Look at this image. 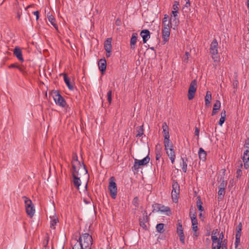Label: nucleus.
I'll list each match as a JSON object with an SVG mask.
<instances>
[{
	"instance_id": "nucleus-1",
	"label": "nucleus",
	"mask_w": 249,
	"mask_h": 249,
	"mask_svg": "<svg viewBox=\"0 0 249 249\" xmlns=\"http://www.w3.org/2000/svg\"><path fill=\"white\" fill-rule=\"evenodd\" d=\"M93 240L91 235L85 233L80 234L78 239H73L71 242L72 249H91Z\"/></svg>"
},
{
	"instance_id": "nucleus-2",
	"label": "nucleus",
	"mask_w": 249,
	"mask_h": 249,
	"mask_svg": "<svg viewBox=\"0 0 249 249\" xmlns=\"http://www.w3.org/2000/svg\"><path fill=\"white\" fill-rule=\"evenodd\" d=\"M218 42L216 39H214L210 45V53L212 55V58L213 60V65L215 67L219 64V56L218 55Z\"/></svg>"
},
{
	"instance_id": "nucleus-3",
	"label": "nucleus",
	"mask_w": 249,
	"mask_h": 249,
	"mask_svg": "<svg viewBox=\"0 0 249 249\" xmlns=\"http://www.w3.org/2000/svg\"><path fill=\"white\" fill-rule=\"evenodd\" d=\"M72 170L71 173H78L80 170H82L84 174L88 173V170L86 168V165L83 162L80 161H75V162L71 163Z\"/></svg>"
},
{
	"instance_id": "nucleus-4",
	"label": "nucleus",
	"mask_w": 249,
	"mask_h": 249,
	"mask_svg": "<svg viewBox=\"0 0 249 249\" xmlns=\"http://www.w3.org/2000/svg\"><path fill=\"white\" fill-rule=\"evenodd\" d=\"M180 192V187L177 181L173 180L172 182V197L173 201L176 203L178 200V196Z\"/></svg>"
},
{
	"instance_id": "nucleus-5",
	"label": "nucleus",
	"mask_w": 249,
	"mask_h": 249,
	"mask_svg": "<svg viewBox=\"0 0 249 249\" xmlns=\"http://www.w3.org/2000/svg\"><path fill=\"white\" fill-rule=\"evenodd\" d=\"M115 179L114 177H112L109 178V182L108 186V189L110 192V195L111 197L115 199L116 197L117 194V187L116 183L115 182Z\"/></svg>"
},
{
	"instance_id": "nucleus-6",
	"label": "nucleus",
	"mask_w": 249,
	"mask_h": 249,
	"mask_svg": "<svg viewBox=\"0 0 249 249\" xmlns=\"http://www.w3.org/2000/svg\"><path fill=\"white\" fill-rule=\"evenodd\" d=\"M53 98L56 105L63 107L67 106L66 102L58 91H55L54 92Z\"/></svg>"
},
{
	"instance_id": "nucleus-7",
	"label": "nucleus",
	"mask_w": 249,
	"mask_h": 249,
	"mask_svg": "<svg viewBox=\"0 0 249 249\" xmlns=\"http://www.w3.org/2000/svg\"><path fill=\"white\" fill-rule=\"evenodd\" d=\"M150 160V158L148 156H146L143 159L139 160L137 159L134 160V164L132 167L133 170H137L139 169L140 166L144 165L147 164Z\"/></svg>"
},
{
	"instance_id": "nucleus-8",
	"label": "nucleus",
	"mask_w": 249,
	"mask_h": 249,
	"mask_svg": "<svg viewBox=\"0 0 249 249\" xmlns=\"http://www.w3.org/2000/svg\"><path fill=\"white\" fill-rule=\"evenodd\" d=\"M197 88V81L196 80H193L189 86L188 98L189 100L193 99L195 96Z\"/></svg>"
},
{
	"instance_id": "nucleus-9",
	"label": "nucleus",
	"mask_w": 249,
	"mask_h": 249,
	"mask_svg": "<svg viewBox=\"0 0 249 249\" xmlns=\"http://www.w3.org/2000/svg\"><path fill=\"white\" fill-rule=\"evenodd\" d=\"M154 207L153 211L156 212H160L161 213H166L167 215L171 214L170 208L169 207L164 206L160 204L156 203L153 205Z\"/></svg>"
},
{
	"instance_id": "nucleus-10",
	"label": "nucleus",
	"mask_w": 249,
	"mask_h": 249,
	"mask_svg": "<svg viewBox=\"0 0 249 249\" xmlns=\"http://www.w3.org/2000/svg\"><path fill=\"white\" fill-rule=\"evenodd\" d=\"M161 31L162 38L163 39L162 42L164 44L167 42H168L169 39L171 31L170 26H163Z\"/></svg>"
},
{
	"instance_id": "nucleus-11",
	"label": "nucleus",
	"mask_w": 249,
	"mask_h": 249,
	"mask_svg": "<svg viewBox=\"0 0 249 249\" xmlns=\"http://www.w3.org/2000/svg\"><path fill=\"white\" fill-rule=\"evenodd\" d=\"M111 41V38H107L104 42V49L107 53L106 54L107 57L110 56L112 51Z\"/></svg>"
},
{
	"instance_id": "nucleus-12",
	"label": "nucleus",
	"mask_w": 249,
	"mask_h": 249,
	"mask_svg": "<svg viewBox=\"0 0 249 249\" xmlns=\"http://www.w3.org/2000/svg\"><path fill=\"white\" fill-rule=\"evenodd\" d=\"M177 232L179 237L180 242L183 244H185V236L183 233V230L181 222H178L177 225Z\"/></svg>"
},
{
	"instance_id": "nucleus-13",
	"label": "nucleus",
	"mask_w": 249,
	"mask_h": 249,
	"mask_svg": "<svg viewBox=\"0 0 249 249\" xmlns=\"http://www.w3.org/2000/svg\"><path fill=\"white\" fill-rule=\"evenodd\" d=\"M72 176L73 178V183L74 186V187L77 188V189H79L80 186L81 184V181L80 179V178L78 177V176L79 175V174L78 173H71Z\"/></svg>"
},
{
	"instance_id": "nucleus-14",
	"label": "nucleus",
	"mask_w": 249,
	"mask_h": 249,
	"mask_svg": "<svg viewBox=\"0 0 249 249\" xmlns=\"http://www.w3.org/2000/svg\"><path fill=\"white\" fill-rule=\"evenodd\" d=\"M140 35L142 38L143 43H145L150 37V32L147 29L142 30L140 33Z\"/></svg>"
},
{
	"instance_id": "nucleus-15",
	"label": "nucleus",
	"mask_w": 249,
	"mask_h": 249,
	"mask_svg": "<svg viewBox=\"0 0 249 249\" xmlns=\"http://www.w3.org/2000/svg\"><path fill=\"white\" fill-rule=\"evenodd\" d=\"M13 53L15 56L21 62L24 61V59L22 57V51L20 48L16 47L13 51Z\"/></svg>"
},
{
	"instance_id": "nucleus-16",
	"label": "nucleus",
	"mask_w": 249,
	"mask_h": 249,
	"mask_svg": "<svg viewBox=\"0 0 249 249\" xmlns=\"http://www.w3.org/2000/svg\"><path fill=\"white\" fill-rule=\"evenodd\" d=\"M98 67L99 70L103 73L107 68V61L105 58L101 59L98 62Z\"/></svg>"
},
{
	"instance_id": "nucleus-17",
	"label": "nucleus",
	"mask_w": 249,
	"mask_h": 249,
	"mask_svg": "<svg viewBox=\"0 0 249 249\" xmlns=\"http://www.w3.org/2000/svg\"><path fill=\"white\" fill-rule=\"evenodd\" d=\"M47 17L51 24L56 30H58V26L56 23V20L54 17L49 12L47 14Z\"/></svg>"
},
{
	"instance_id": "nucleus-18",
	"label": "nucleus",
	"mask_w": 249,
	"mask_h": 249,
	"mask_svg": "<svg viewBox=\"0 0 249 249\" xmlns=\"http://www.w3.org/2000/svg\"><path fill=\"white\" fill-rule=\"evenodd\" d=\"M166 154L170 159L172 163H174L176 158L175 152L174 148H170L166 151Z\"/></svg>"
},
{
	"instance_id": "nucleus-19",
	"label": "nucleus",
	"mask_w": 249,
	"mask_h": 249,
	"mask_svg": "<svg viewBox=\"0 0 249 249\" xmlns=\"http://www.w3.org/2000/svg\"><path fill=\"white\" fill-rule=\"evenodd\" d=\"M138 34L136 33L132 34L131 39H130V48L131 49L134 50L135 49V45L137 42Z\"/></svg>"
},
{
	"instance_id": "nucleus-20",
	"label": "nucleus",
	"mask_w": 249,
	"mask_h": 249,
	"mask_svg": "<svg viewBox=\"0 0 249 249\" xmlns=\"http://www.w3.org/2000/svg\"><path fill=\"white\" fill-rule=\"evenodd\" d=\"M136 132L137 133L136 135L137 138L142 137L144 134L143 125L136 127Z\"/></svg>"
},
{
	"instance_id": "nucleus-21",
	"label": "nucleus",
	"mask_w": 249,
	"mask_h": 249,
	"mask_svg": "<svg viewBox=\"0 0 249 249\" xmlns=\"http://www.w3.org/2000/svg\"><path fill=\"white\" fill-rule=\"evenodd\" d=\"M64 75V80L66 85L67 86L68 89L70 90H73V86L71 83L69 78L68 77L67 74L65 73Z\"/></svg>"
},
{
	"instance_id": "nucleus-22",
	"label": "nucleus",
	"mask_w": 249,
	"mask_h": 249,
	"mask_svg": "<svg viewBox=\"0 0 249 249\" xmlns=\"http://www.w3.org/2000/svg\"><path fill=\"white\" fill-rule=\"evenodd\" d=\"M26 213L27 215L31 218L33 217L35 213V208L34 206L25 209Z\"/></svg>"
},
{
	"instance_id": "nucleus-23",
	"label": "nucleus",
	"mask_w": 249,
	"mask_h": 249,
	"mask_svg": "<svg viewBox=\"0 0 249 249\" xmlns=\"http://www.w3.org/2000/svg\"><path fill=\"white\" fill-rule=\"evenodd\" d=\"M198 156L200 160L205 161L206 159L207 154L202 148H200L198 151Z\"/></svg>"
},
{
	"instance_id": "nucleus-24",
	"label": "nucleus",
	"mask_w": 249,
	"mask_h": 249,
	"mask_svg": "<svg viewBox=\"0 0 249 249\" xmlns=\"http://www.w3.org/2000/svg\"><path fill=\"white\" fill-rule=\"evenodd\" d=\"M22 198L24 201L25 209L34 206L32 200L29 198H28L27 196H22Z\"/></svg>"
},
{
	"instance_id": "nucleus-25",
	"label": "nucleus",
	"mask_w": 249,
	"mask_h": 249,
	"mask_svg": "<svg viewBox=\"0 0 249 249\" xmlns=\"http://www.w3.org/2000/svg\"><path fill=\"white\" fill-rule=\"evenodd\" d=\"M212 100V93L210 91H207L206 92V96L205 97V105L208 106L211 103V101Z\"/></svg>"
},
{
	"instance_id": "nucleus-26",
	"label": "nucleus",
	"mask_w": 249,
	"mask_h": 249,
	"mask_svg": "<svg viewBox=\"0 0 249 249\" xmlns=\"http://www.w3.org/2000/svg\"><path fill=\"white\" fill-rule=\"evenodd\" d=\"M182 163L181 164V168L184 173H186L187 172V163L188 159L185 157V158H181Z\"/></svg>"
},
{
	"instance_id": "nucleus-27",
	"label": "nucleus",
	"mask_w": 249,
	"mask_h": 249,
	"mask_svg": "<svg viewBox=\"0 0 249 249\" xmlns=\"http://www.w3.org/2000/svg\"><path fill=\"white\" fill-rule=\"evenodd\" d=\"M144 213L146 214H147V213H146V211L144 212ZM147 220H148V216H147V215H145L144 216H143L142 220V219H139L140 225L143 229H146L147 228V226H146V225L145 224V222L146 221H147Z\"/></svg>"
},
{
	"instance_id": "nucleus-28",
	"label": "nucleus",
	"mask_w": 249,
	"mask_h": 249,
	"mask_svg": "<svg viewBox=\"0 0 249 249\" xmlns=\"http://www.w3.org/2000/svg\"><path fill=\"white\" fill-rule=\"evenodd\" d=\"M58 222V219L56 217H53L51 218L50 221V227L52 229H54L55 228V226Z\"/></svg>"
},
{
	"instance_id": "nucleus-29",
	"label": "nucleus",
	"mask_w": 249,
	"mask_h": 249,
	"mask_svg": "<svg viewBox=\"0 0 249 249\" xmlns=\"http://www.w3.org/2000/svg\"><path fill=\"white\" fill-rule=\"evenodd\" d=\"M196 205L199 211L202 212L204 211V208L202 207V202H201L200 196L197 197Z\"/></svg>"
},
{
	"instance_id": "nucleus-30",
	"label": "nucleus",
	"mask_w": 249,
	"mask_h": 249,
	"mask_svg": "<svg viewBox=\"0 0 249 249\" xmlns=\"http://www.w3.org/2000/svg\"><path fill=\"white\" fill-rule=\"evenodd\" d=\"M225 189L220 188H219V190L218 192V200H221L225 194Z\"/></svg>"
},
{
	"instance_id": "nucleus-31",
	"label": "nucleus",
	"mask_w": 249,
	"mask_h": 249,
	"mask_svg": "<svg viewBox=\"0 0 249 249\" xmlns=\"http://www.w3.org/2000/svg\"><path fill=\"white\" fill-rule=\"evenodd\" d=\"M164 144L166 151L169 150L170 148H173V143L171 142H170V141H164Z\"/></svg>"
},
{
	"instance_id": "nucleus-32",
	"label": "nucleus",
	"mask_w": 249,
	"mask_h": 249,
	"mask_svg": "<svg viewBox=\"0 0 249 249\" xmlns=\"http://www.w3.org/2000/svg\"><path fill=\"white\" fill-rule=\"evenodd\" d=\"M164 224H162V223H159V224H157V225L156 226V230H157V231H158L159 232H160V233H163L164 231Z\"/></svg>"
},
{
	"instance_id": "nucleus-33",
	"label": "nucleus",
	"mask_w": 249,
	"mask_h": 249,
	"mask_svg": "<svg viewBox=\"0 0 249 249\" xmlns=\"http://www.w3.org/2000/svg\"><path fill=\"white\" fill-rule=\"evenodd\" d=\"M249 160V150H246L244 153L243 160L244 162H247Z\"/></svg>"
},
{
	"instance_id": "nucleus-34",
	"label": "nucleus",
	"mask_w": 249,
	"mask_h": 249,
	"mask_svg": "<svg viewBox=\"0 0 249 249\" xmlns=\"http://www.w3.org/2000/svg\"><path fill=\"white\" fill-rule=\"evenodd\" d=\"M168 18H169V16L165 14L164 16L163 19H162L163 26H165V25L170 26L169 25L170 22H169V21L168 20Z\"/></svg>"
},
{
	"instance_id": "nucleus-35",
	"label": "nucleus",
	"mask_w": 249,
	"mask_h": 249,
	"mask_svg": "<svg viewBox=\"0 0 249 249\" xmlns=\"http://www.w3.org/2000/svg\"><path fill=\"white\" fill-rule=\"evenodd\" d=\"M171 20L172 21L173 24L175 26L177 27L178 26L179 24V19L178 18V17H172L171 18Z\"/></svg>"
},
{
	"instance_id": "nucleus-36",
	"label": "nucleus",
	"mask_w": 249,
	"mask_h": 249,
	"mask_svg": "<svg viewBox=\"0 0 249 249\" xmlns=\"http://www.w3.org/2000/svg\"><path fill=\"white\" fill-rule=\"evenodd\" d=\"M133 205L136 208L138 207L139 206V199L138 197H135L132 201Z\"/></svg>"
},
{
	"instance_id": "nucleus-37",
	"label": "nucleus",
	"mask_w": 249,
	"mask_h": 249,
	"mask_svg": "<svg viewBox=\"0 0 249 249\" xmlns=\"http://www.w3.org/2000/svg\"><path fill=\"white\" fill-rule=\"evenodd\" d=\"M162 127L163 128V132L164 134H165L166 133H169L168 126H167V124L165 122L163 123Z\"/></svg>"
},
{
	"instance_id": "nucleus-38",
	"label": "nucleus",
	"mask_w": 249,
	"mask_h": 249,
	"mask_svg": "<svg viewBox=\"0 0 249 249\" xmlns=\"http://www.w3.org/2000/svg\"><path fill=\"white\" fill-rule=\"evenodd\" d=\"M227 240L224 239L222 243H220L221 249H227Z\"/></svg>"
},
{
	"instance_id": "nucleus-39",
	"label": "nucleus",
	"mask_w": 249,
	"mask_h": 249,
	"mask_svg": "<svg viewBox=\"0 0 249 249\" xmlns=\"http://www.w3.org/2000/svg\"><path fill=\"white\" fill-rule=\"evenodd\" d=\"M221 107V103L219 100H216L215 103L213 105V108H216L217 110H219Z\"/></svg>"
},
{
	"instance_id": "nucleus-40",
	"label": "nucleus",
	"mask_w": 249,
	"mask_h": 249,
	"mask_svg": "<svg viewBox=\"0 0 249 249\" xmlns=\"http://www.w3.org/2000/svg\"><path fill=\"white\" fill-rule=\"evenodd\" d=\"M112 91L111 90H109L107 93V101L109 102V104H110L111 103L112 98Z\"/></svg>"
},
{
	"instance_id": "nucleus-41",
	"label": "nucleus",
	"mask_w": 249,
	"mask_h": 249,
	"mask_svg": "<svg viewBox=\"0 0 249 249\" xmlns=\"http://www.w3.org/2000/svg\"><path fill=\"white\" fill-rule=\"evenodd\" d=\"M189 215L191 220L197 219L196 212H194V213H193L191 210H190Z\"/></svg>"
},
{
	"instance_id": "nucleus-42",
	"label": "nucleus",
	"mask_w": 249,
	"mask_h": 249,
	"mask_svg": "<svg viewBox=\"0 0 249 249\" xmlns=\"http://www.w3.org/2000/svg\"><path fill=\"white\" fill-rule=\"evenodd\" d=\"M75 161H79L78 156L76 153H73L71 163L75 162Z\"/></svg>"
},
{
	"instance_id": "nucleus-43",
	"label": "nucleus",
	"mask_w": 249,
	"mask_h": 249,
	"mask_svg": "<svg viewBox=\"0 0 249 249\" xmlns=\"http://www.w3.org/2000/svg\"><path fill=\"white\" fill-rule=\"evenodd\" d=\"M223 238H224V234H223V232H222L220 234L219 238H218L217 244H220V243H222L223 240H224Z\"/></svg>"
},
{
	"instance_id": "nucleus-44",
	"label": "nucleus",
	"mask_w": 249,
	"mask_h": 249,
	"mask_svg": "<svg viewBox=\"0 0 249 249\" xmlns=\"http://www.w3.org/2000/svg\"><path fill=\"white\" fill-rule=\"evenodd\" d=\"M227 184V181L223 180L221 182L219 188L225 189Z\"/></svg>"
},
{
	"instance_id": "nucleus-45",
	"label": "nucleus",
	"mask_w": 249,
	"mask_h": 249,
	"mask_svg": "<svg viewBox=\"0 0 249 249\" xmlns=\"http://www.w3.org/2000/svg\"><path fill=\"white\" fill-rule=\"evenodd\" d=\"M161 155L160 154V151H156V160H158L161 158Z\"/></svg>"
},
{
	"instance_id": "nucleus-46",
	"label": "nucleus",
	"mask_w": 249,
	"mask_h": 249,
	"mask_svg": "<svg viewBox=\"0 0 249 249\" xmlns=\"http://www.w3.org/2000/svg\"><path fill=\"white\" fill-rule=\"evenodd\" d=\"M48 242H49V237L46 236L43 241V246L45 248L47 247V246L48 244Z\"/></svg>"
},
{
	"instance_id": "nucleus-47",
	"label": "nucleus",
	"mask_w": 249,
	"mask_h": 249,
	"mask_svg": "<svg viewBox=\"0 0 249 249\" xmlns=\"http://www.w3.org/2000/svg\"><path fill=\"white\" fill-rule=\"evenodd\" d=\"M242 174V171L240 169H238L236 171V177L237 178H240Z\"/></svg>"
},
{
	"instance_id": "nucleus-48",
	"label": "nucleus",
	"mask_w": 249,
	"mask_h": 249,
	"mask_svg": "<svg viewBox=\"0 0 249 249\" xmlns=\"http://www.w3.org/2000/svg\"><path fill=\"white\" fill-rule=\"evenodd\" d=\"M179 5V2L178 1H175V4L173 5V8L174 10H178V5Z\"/></svg>"
},
{
	"instance_id": "nucleus-49",
	"label": "nucleus",
	"mask_w": 249,
	"mask_h": 249,
	"mask_svg": "<svg viewBox=\"0 0 249 249\" xmlns=\"http://www.w3.org/2000/svg\"><path fill=\"white\" fill-rule=\"evenodd\" d=\"M212 240L213 241V243H216L218 240V238L217 236L212 235Z\"/></svg>"
},
{
	"instance_id": "nucleus-50",
	"label": "nucleus",
	"mask_w": 249,
	"mask_h": 249,
	"mask_svg": "<svg viewBox=\"0 0 249 249\" xmlns=\"http://www.w3.org/2000/svg\"><path fill=\"white\" fill-rule=\"evenodd\" d=\"M241 232L236 231V234H235V239H237V240H240V237H241Z\"/></svg>"
},
{
	"instance_id": "nucleus-51",
	"label": "nucleus",
	"mask_w": 249,
	"mask_h": 249,
	"mask_svg": "<svg viewBox=\"0 0 249 249\" xmlns=\"http://www.w3.org/2000/svg\"><path fill=\"white\" fill-rule=\"evenodd\" d=\"M164 141H170V139H169L170 135H169V133H166L165 134H164Z\"/></svg>"
},
{
	"instance_id": "nucleus-52",
	"label": "nucleus",
	"mask_w": 249,
	"mask_h": 249,
	"mask_svg": "<svg viewBox=\"0 0 249 249\" xmlns=\"http://www.w3.org/2000/svg\"><path fill=\"white\" fill-rule=\"evenodd\" d=\"M225 119H226L224 118H223V117H221V118L219 119V123H218L221 126L224 124V122L225 121Z\"/></svg>"
},
{
	"instance_id": "nucleus-53",
	"label": "nucleus",
	"mask_w": 249,
	"mask_h": 249,
	"mask_svg": "<svg viewBox=\"0 0 249 249\" xmlns=\"http://www.w3.org/2000/svg\"><path fill=\"white\" fill-rule=\"evenodd\" d=\"M191 222H192V226H197L198 222H197V219L191 220Z\"/></svg>"
},
{
	"instance_id": "nucleus-54",
	"label": "nucleus",
	"mask_w": 249,
	"mask_h": 249,
	"mask_svg": "<svg viewBox=\"0 0 249 249\" xmlns=\"http://www.w3.org/2000/svg\"><path fill=\"white\" fill-rule=\"evenodd\" d=\"M219 234V231L218 229L213 230L212 231V235L217 236Z\"/></svg>"
},
{
	"instance_id": "nucleus-55",
	"label": "nucleus",
	"mask_w": 249,
	"mask_h": 249,
	"mask_svg": "<svg viewBox=\"0 0 249 249\" xmlns=\"http://www.w3.org/2000/svg\"><path fill=\"white\" fill-rule=\"evenodd\" d=\"M193 231V236L194 239H196L197 237L199 235V233L197 232V231Z\"/></svg>"
},
{
	"instance_id": "nucleus-56",
	"label": "nucleus",
	"mask_w": 249,
	"mask_h": 249,
	"mask_svg": "<svg viewBox=\"0 0 249 249\" xmlns=\"http://www.w3.org/2000/svg\"><path fill=\"white\" fill-rule=\"evenodd\" d=\"M236 230H237V232H238V231H239V232H241V230H242V224H241V223H240L238 224V226H237V229H236Z\"/></svg>"
},
{
	"instance_id": "nucleus-57",
	"label": "nucleus",
	"mask_w": 249,
	"mask_h": 249,
	"mask_svg": "<svg viewBox=\"0 0 249 249\" xmlns=\"http://www.w3.org/2000/svg\"><path fill=\"white\" fill-rule=\"evenodd\" d=\"M178 10L172 11L173 17H178Z\"/></svg>"
},
{
	"instance_id": "nucleus-58",
	"label": "nucleus",
	"mask_w": 249,
	"mask_h": 249,
	"mask_svg": "<svg viewBox=\"0 0 249 249\" xmlns=\"http://www.w3.org/2000/svg\"><path fill=\"white\" fill-rule=\"evenodd\" d=\"M244 146L246 148H249V139L245 141Z\"/></svg>"
},
{
	"instance_id": "nucleus-59",
	"label": "nucleus",
	"mask_w": 249,
	"mask_h": 249,
	"mask_svg": "<svg viewBox=\"0 0 249 249\" xmlns=\"http://www.w3.org/2000/svg\"><path fill=\"white\" fill-rule=\"evenodd\" d=\"M33 14L35 16H36V19L37 20L39 18V12L38 11H36L34 12Z\"/></svg>"
},
{
	"instance_id": "nucleus-60",
	"label": "nucleus",
	"mask_w": 249,
	"mask_h": 249,
	"mask_svg": "<svg viewBox=\"0 0 249 249\" xmlns=\"http://www.w3.org/2000/svg\"><path fill=\"white\" fill-rule=\"evenodd\" d=\"M226 112L225 110H222L221 113V117H223V118H224L226 119Z\"/></svg>"
},
{
	"instance_id": "nucleus-61",
	"label": "nucleus",
	"mask_w": 249,
	"mask_h": 249,
	"mask_svg": "<svg viewBox=\"0 0 249 249\" xmlns=\"http://www.w3.org/2000/svg\"><path fill=\"white\" fill-rule=\"evenodd\" d=\"M199 129L198 127H196L195 128V135L197 136H199Z\"/></svg>"
},
{
	"instance_id": "nucleus-62",
	"label": "nucleus",
	"mask_w": 249,
	"mask_h": 249,
	"mask_svg": "<svg viewBox=\"0 0 249 249\" xmlns=\"http://www.w3.org/2000/svg\"><path fill=\"white\" fill-rule=\"evenodd\" d=\"M205 242L206 244L208 246H209L210 245V244H211V240L209 238H207L206 239Z\"/></svg>"
},
{
	"instance_id": "nucleus-63",
	"label": "nucleus",
	"mask_w": 249,
	"mask_h": 249,
	"mask_svg": "<svg viewBox=\"0 0 249 249\" xmlns=\"http://www.w3.org/2000/svg\"><path fill=\"white\" fill-rule=\"evenodd\" d=\"M218 110H217L216 108H213L212 115V116L215 115L217 113Z\"/></svg>"
},
{
	"instance_id": "nucleus-64",
	"label": "nucleus",
	"mask_w": 249,
	"mask_h": 249,
	"mask_svg": "<svg viewBox=\"0 0 249 249\" xmlns=\"http://www.w3.org/2000/svg\"><path fill=\"white\" fill-rule=\"evenodd\" d=\"M185 56L186 57L184 58V61H187L189 58V56H190V53L188 52L185 53Z\"/></svg>"
}]
</instances>
